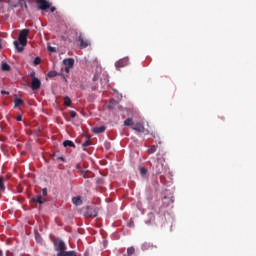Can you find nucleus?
Returning a JSON list of instances; mask_svg holds the SVG:
<instances>
[{
	"mask_svg": "<svg viewBox=\"0 0 256 256\" xmlns=\"http://www.w3.org/2000/svg\"><path fill=\"white\" fill-rule=\"evenodd\" d=\"M28 36H29V29H23L19 33L18 41L15 40L13 42V45L18 53H23V51H25V46L27 45Z\"/></svg>",
	"mask_w": 256,
	"mask_h": 256,
	"instance_id": "nucleus-1",
	"label": "nucleus"
},
{
	"mask_svg": "<svg viewBox=\"0 0 256 256\" xmlns=\"http://www.w3.org/2000/svg\"><path fill=\"white\" fill-rule=\"evenodd\" d=\"M54 249L57 252L56 256H77L76 251H66L67 245L61 239L54 240Z\"/></svg>",
	"mask_w": 256,
	"mask_h": 256,
	"instance_id": "nucleus-2",
	"label": "nucleus"
},
{
	"mask_svg": "<svg viewBox=\"0 0 256 256\" xmlns=\"http://www.w3.org/2000/svg\"><path fill=\"white\" fill-rule=\"evenodd\" d=\"M82 213L84 217L93 219L97 217V208L95 206H86L82 208Z\"/></svg>",
	"mask_w": 256,
	"mask_h": 256,
	"instance_id": "nucleus-3",
	"label": "nucleus"
},
{
	"mask_svg": "<svg viewBox=\"0 0 256 256\" xmlns=\"http://www.w3.org/2000/svg\"><path fill=\"white\" fill-rule=\"evenodd\" d=\"M76 41L80 43L79 48L80 49H87V47H90L91 41L89 39L85 38V35L83 33H79Z\"/></svg>",
	"mask_w": 256,
	"mask_h": 256,
	"instance_id": "nucleus-4",
	"label": "nucleus"
},
{
	"mask_svg": "<svg viewBox=\"0 0 256 256\" xmlns=\"http://www.w3.org/2000/svg\"><path fill=\"white\" fill-rule=\"evenodd\" d=\"M36 3L38 4V9L40 11H47V9H51V3L47 0H36Z\"/></svg>",
	"mask_w": 256,
	"mask_h": 256,
	"instance_id": "nucleus-5",
	"label": "nucleus"
},
{
	"mask_svg": "<svg viewBox=\"0 0 256 256\" xmlns=\"http://www.w3.org/2000/svg\"><path fill=\"white\" fill-rule=\"evenodd\" d=\"M63 65H65V73H70L71 69L75 65V59L68 58L63 60Z\"/></svg>",
	"mask_w": 256,
	"mask_h": 256,
	"instance_id": "nucleus-6",
	"label": "nucleus"
},
{
	"mask_svg": "<svg viewBox=\"0 0 256 256\" xmlns=\"http://www.w3.org/2000/svg\"><path fill=\"white\" fill-rule=\"evenodd\" d=\"M127 65H129V57H124L115 63L117 71H120L122 67H127Z\"/></svg>",
	"mask_w": 256,
	"mask_h": 256,
	"instance_id": "nucleus-7",
	"label": "nucleus"
},
{
	"mask_svg": "<svg viewBox=\"0 0 256 256\" xmlns=\"http://www.w3.org/2000/svg\"><path fill=\"white\" fill-rule=\"evenodd\" d=\"M31 89L32 91H37L38 89H41V80H39V78H33L31 82Z\"/></svg>",
	"mask_w": 256,
	"mask_h": 256,
	"instance_id": "nucleus-8",
	"label": "nucleus"
},
{
	"mask_svg": "<svg viewBox=\"0 0 256 256\" xmlns=\"http://www.w3.org/2000/svg\"><path fill=\"white\" fill-rule=\"evenodd\" d=\"M57 75H61V77L64 79L65 83H67V76H65V74L61 73H57V71H50L47 74V77H49L50 79H53V77H57Z\"/></svg>",
	"mask_w": 256,
	"mask_h": 256,
	"instance_id": "nucleus-9",
	"label": "nucleus"
},
{
	"mask_svg": "<svg viewBox=\"0 0 256 256\" xmlns=\"http://www.w3.org/2000/svg\"><path fill=\"white\" fill-rule=\"evenodd\" d=\"M132 129L137 131V133H145V126L141 122L136 123Z\"/></svg>",
	"mask_w": 256,
	"mask_h": 256,
	"instance_id": "nucleus-10",
	"label": "nucleus"
},
{
	"mask_svg": "<svg viewBox=\"0 0 256 256\" xmlns=\"http://www.w3.org/2000/svg\"><path fill=\"white\" fill-rule=\"evenodd\" d=\"M31 201H33V203H39V205H43V203H45L47 200L44 199L43 196L38 195L37 197H33Z\"/></svg>",
	"mask_w": 256,
	"mask_h": 256,
	"instance_id": "nucleus-11",
	"label": "nucleus"
},
{
	"mask_svg": "<svg viewBox=\"0 0 256 256\" xmlns=\"http://www.w3.org/2000/svg\"><path fill=\"white\" fill-rule=\"evenodd\" d=\"M107 130V127L105 126H100V127H95L93 128V133H95L96 135H99L101 133H105V131Z\"/></svg>",
	"mask_w": 256,
	"mask_h": 256,
	"instance_id": "nucleus-12",
	"label": "nucleus"
},
{
	"mask_svg": "<svg viewBox=\"0 0 256 256\" xmlns=\"http://www.w3.org/2000/svg\"><path fill=\"white\" fill-rule=\"evenodd\" d=\"M72 203L76 205V207H79L80 205H83V200L79 196L72 198Z\"/></svg>",
	"mask_w": 256,
	"mask_h": 256,
	"instance_id": "nucleus-13",
	"label": "nucleus"
},
{
	"mask_svg": "<svg viewBox=\"0 0 256 256\" xmlns=\"http://www.w3.org/2000/svg\"><path fill=\"white\" fill-rule=\"evenodd\" d=\"M119 105L117 100L111 99L108 104V109H115Z\"/></svg>",
	"mask_w": 256,
	"mask_h": 256,
	"instance_id": "nucleus-14",
	"label": "nucleus"
},
{
	"mask_svg": "<svg viewBox=\"0 0 256 256\" xmlns=\"http://www.w3.org/2000/svg\"><path fill=\"white\" fill-rule=\"evenodd\" d=\"M25 102L21 98H15L14 99V107H21Z\"/></svg>",
	"mask_w": 256,
	"mask_h": 256,
	"instance_id": "nucleus-15",
	"label": "nucleus"
},
{
	"mask_svg": "<svg viewBox=\"0 0 256 256\" xmlns=\"http://www.w3.org/2000/svg\"><path fill=\"white\" fill-rule=\"evenodd\" d=\"M5 191V178L0 177V193H3Z\"/></svg>",
	"mask_w": 256,
	"mask_h": 256,
	"instance_id": "nucleus-16",
	"label": "nucleus"
},
{
	"mask_svg": "<svg viewBox=\"0 0 256 256\" xmlns=\"http://www.w3.org/2000/svg\"><path fill=\"white\" fill-rule=\"evenodd\" d=\"M153 248V245H151V243L149 242H145L143 245H142V251H149V249Z\"/></svg>",
	"mask_w": 256,
	"mask_h": 256,
	"instance_id": "nucleus-17",
	"label": "nucleus"
},
{
	"mask_svg": "<svg viewBox=\"0 0 256 256\" xmlns=\"http://www.w3.org/2000/svg\"><path fill=\"white\" fill-rule=\"evenodd\" d=\"M63 145H64V147H73L75 149V143H73V141H71V140H65L63 142Z\"/></svg>",
	"mask_w": 256,
	"mask_h": 256,
	"instance_id": "nucleus-18",
	"label": "nucleus"
},
{
	"mask_svg": "<svg viewBox=\"0 0 256 256\" xmlns=\"http://www.w3.org/2000/svg\"><path fill=\"white\" fill-rule=\"evenodd\" d=\"M147 151H148L149 155H153V153H156V152H157V146L152 145V146H150V147L148 148Z\"/></svg>",
	"mask_w": 256,
	"mask_h": 256,
	"instance_id": "nucleus-19",
	"label": "nucleus"
},
{
	"mask_svg": "<svg viewBox=\"0 0 256 256\" xmlns=\"http://www.w3.org/2000/svg\"><path fill=\"white\" fill-rule=\"evenodd\" d=\"M71 98H69V96L64 97V105H66V107H71Z\"/></svg>",
	"mask_w": 256,
	"mask_h": 256,
	"instance_id": "nucleus-20",
	"label": "nucleus"
},
{
	"mask_svg": "<svg viewBox=\"0 0 256 256\" xmlns=\"http://www.w3.org/2000/svg\"><path fill=\"white\" fill-rule=\"evenodd\" d=\"M124 126L125 127H131L133 126V120L131 118H127L125 121H124Z\"/></svg>",
	"mask_w": 256,
	"mask_h": 256,
	"instance_id": "nucleus-21",
	"label": "nucleus"
},
{
	"mask_svg": "<svg viewBox=\"0 0 256 256\" xmlns=\"http://www.w3.org/2000/svg\"><path fill=\"white\" fill-rule=\"evenodd\" d=\"M1 69L2 71H11V66L7 63H2Z\"/></svg>",
	"mask_w": 256,
	"mask_h": 256,
	"instance_id": "nucleus-22",
	"label": "nucleus"
},
{
	"mask_svg": "<svg viewBox=\"0 0 256 256\" xmlns=\"http://www.w3.org/2000/svg\"><path fill=\"white\" fill-rule=\"evenodd\" d=\"M163 171V163H158L156 166V175H159Z\"/></svg>",
	"mask_w": 256,
	"mask_h": 256,
	"instance_id": "nucleus-23",
	"label": "nucleus"
},
{
	"mask_svg": "<svg viewBox=\"0 0 256 256\" xmlns=\"http://www.w3.org/2000/svg\"><path fill=\"white\" fill-rule=\"evenodd\" d=\"M18 5H20L22 9H27V2L25 0H18Z\"/></svg>",
	"mask_w": 256,
	"mask_h": 256,
	"instance_id": "nucleus-24",
	"label": "nucleus"
},
{
	"mask_svg": "<svg viewBox=\"0 0 256 256\" xmlns=\"http://www.w3.org/2000/svg\"><path fill=\"white\" fill-rule=\"evenodd\" d=\"M134 254H135V247H129L127 249V255L131 256V255H134Z\"/></svg>",
	"mask_w": 256,
	"mask_h": 256,
	"instance_id": "nucleus-25",
	"label": "nucleus"
},
{
	"mask_svg": "<svg viewBox=\"0 0 256 256\" xmlns=\"http://www.w3.org/2000/svg\"><path fill=\"white\" fill-rule=\"evenodd\" d=\"M140 174H141L143 177H145V175H147V168L141 167V168H140Z\"/></svg>",
	"mask_w": 256,
	"mask_h": 256,
	"instance_id": "nucleus-26",
	"label": "nucleus"
},
{
	"mask_svg": "<svg viewBox=\"0 0 256 256\" xmlns=\"http://www.w3.org/2000/svg\"><path fill=\"white\" fill-rule=\"evenodd\" d=\"M89 145H91V142H90L89 138H87V139L83 142L82 147H89Z\"/></svg>",
	"mask_w": 256,
	"mask_h": 256,
	"instance_id": "nucleus-27",
	"label": "nucleus"
},
{
	"mask_svg": "<svg viewBox=\"0 0 256 256\" xmlns=\"http://www.w3.org/2000/svg\"><path fill=\"white\" fill-rule=\"evenodd\" d=\"M34 65H40L41 64V58L40 57H36L33 61Z\"/></svg>",
	"mask_w": 256,
	"mask_h": 256,
	"instance_id": "nucleus-28",
	"label": "nucleus"
},
{
	"mask_svg": "<svg viewBox=\"0 0 256 256\" xmlns=\"http://www.w3.org/2000/svg\"><path fill=\"white\" fill-rule=\"evenodd\" d=\"M69 115H70V117H71L72 119H75V117H77V112L71 110V111H69Z\"/></svg>",
	"mask_w": 256,
	"mask_h": 256,
	"instance_id": "nucleus-29",
	"label": "nucleus"
},
{
	"mask_svg": "<svg viewBox=\"0 0 256 256\" xmlns=\"http://www.w3.org/2000/svg\"><path fill=\"white\" fill-rule=\"evenodd\" d=\"M42 196L47 197V188L42 189Z\"/></svg>",
	"mask_w": 256,
	"mask_h": 256,
	"instance_id": "nucleus-30",
	"label": "nucleus"
},
{
	"mask_svg": "<svg viewBox=\"0 0 256 256\" xmlns=\"http://www.w3.org/2000/svg\"><path fill=\"white\" fill-rule=\"evenodd\" d=\"M30 77H31L32 81H33V79H37V77H35V71L30 73Z\"/></svg>",
	"mask_w": 256,
	"mask_h": 256,
	"instance_id": "nucleus-31",
	"label": "nucleus"
},
{
	"mask_svg": "<svg viewBox=\"0 0 256 256\" xmlns=\"http://www.w3.org/2000/svg\"><path fill=\"white\" fill-rule=\"evenodd\" d=\"M36 241H37L38 243H41V236H40V235H36Z\"/></svg>",
	"mask_w": 256,
	"mask_h": 256,
	"instance_id": "nucleus-32",
	"label": "nucleus"
},
{
	"mask_svg": "<svg viewBox=\"0 0 256 256\" xmlns=\"http://www.w3.org/2000/svg\"><path fill=\"white\" fill-rule=\"evenodd\" d=\"M16 121H23V116L21 115L17 116Z\"/></svg>",
	"mask_w": 256,
	"mask_h": 256,
	"instance_id": "nucleus-33",
	"label": "nucleus"
},
{
	"mask_svg": "<svg viewBox=\"0 0 256 256\" xmlns=\"http://www.w3.org/2000/svg\"><path fill=\"white\" fill-rule=\"evenodd\" d=\"M56 10H57V8L50 6V11H51V13H55Z\"/></svg>",
	"mask_w": 256,
	"mask_h": 256,
	"instance_id": "nucleus-34",
	"label": "nucleus"
},
{
	"mask_svg": "<svg viewBox=\"0 0 256 256\" xmlns=\"http://www.w3.org/2000/svg\"><path fill=\"white\" fill-rule=\"evenodd\" d=\"M1 95H9V92L5 91V90H2L1 91Z\"/></svg>",
	"mask_w": 256,
	"mask_h": 256,
	"instance_id": "nucleus-35",
	"label": "nucleus"
},
{
	"mask_svg": "<svg viewBox=\"0 0 256 256\" xmlns=\"http://www.w3.org/2000/svg\"><path fill=\"white\" fill-rule=\"evenodd\" d=\"M48 49H49V51H51V53H54V51H55V48L51 47V46Z\"/></svg>",
	"mask_w": 256,
	"mask_h": 256,
	"instance_id": "nucleus-36",
	"label": "nucleus"
},
{
	"mask_svg": "<svg viewBox=\"0 0 256 256\" xmlns=\"http://www.w3.org/2000/svg\"><path fill=\"white\" fill-rule=\"evenodd\" d=\"M59 159H60L61 161H65V158H63V157H60Z\"/></svg>",
	"mask_w": 256,
	"mask_h": 256,
	"instance_id": "nucleus-37",
	"label": "nucleus"
},
{
	"mask_svg": "<svg viewBox=\"0 0 256 256\" xmlns=\"http://www.w3.org/2000/svg\"><path fill=\"white\" fill-rule=\"evenodd\" d=\"M0 256H3V250H0Z\"/></svg>",
	"mask_w": 256,
	"mask_h": 256,
	"instance_id": "nucleus-38",
	"label": "nucleus"
},
{
	"mask_svg": "<svg viewBox=\"0 0 256 256\" xmlns=\"http://www.w3.org/2000/svg\"><path fill=\"white\" fill-rule=\"evenodd\" d=\"M6 256H11V255L9 254V251L6 252Z\"/></svg>",
	"mask_w": 256,
	"mask_h": 256,
	"instance_id": "nucleus-39",
	"label": "nucleus"
},
{
	"mask_svg": "<svg viewBox=\"0 0 256 256\" xmlns=\"http://www.w3.org/2000/svg\"><path fill=\"white\" fill-rule=\"evenodd\" d=\"M76 168L79 169V164H77Z\"/></svg>",
	"mask_w": 256,
	"mask_h": 256,
	"instance_id": "nucleus-40",
	"label": "nucleus"
}]
</instances>
